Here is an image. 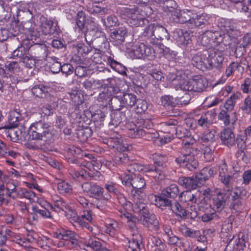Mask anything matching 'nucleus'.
<instances>
[{"label":"nucleus","mask_w":251,"mask_h":251,"mask_svg":"<svg viewBox=\"0 0 251 251\" xmlns=\"http://www.w3.org/2000/svg\"><path fill=\"white\" fill-rule=\"evenodd\" d=\"M247 137L243 134H239L237 135L235 138V144H237V148L241 152H244L246 149Z\"/></svg>","instance_id":"a18cd8bd"},{"label":"nucleus","mask_w":251,"mask_h":251,"mask_svg":"<svg viewBox=\"0 0 251 251\" xmlns=\"http://www.w3.org/2000/svg\"><path fill=\"white\" fill-rule=\"evenodd\" d=\"M192 12L193 11L191 10L181 11L178 23L181 24L186 23L188 26H189V24L190 23Z\"/></svg>","instance_id":"4d7b16f0"},{"label":"nucleus","mask_w":251,"mask_h":251,"mask_svg":"<svg viewBox=\"0 0 251 251\" xmlns=\"http://www.w3.org/2000/svg\"><path fill=\"white\" fill-rule=\"evenodd\" d=\"M27 53L31 57L41 58L44 55L46 51L45 46L35 44L30 47L27 46Z\"/></svg>","instance_id":"bb28decb"},{"label":"nucleus","mask_w":251,"mask_h":251,"mask_svg":"<svg viewBox=\"0 0 251 251\" xmlns=\"http://www.w3.org/2000/svg\"><path fill=\"white\" fill-rule=\"evenodd\" d=\"M143 170L147 174V175L154 178L156 181L158 182L165 178L163 170L157 168L156 166L148 165L144 167Z\"/></svg>","instance_id":"aec40b11"},{"label":"nucleus","mask_w":251,"mask_h":251,"mask_svg":"<svg viewBox=\"0 0 251 251\" xmlns=\"http://www.w3.org/2000/svg\"><path fill=\"white\" fill-rule=\"evenodd\" d=\"M209 210L207 211L201 216L203 222H207L212 220L215 216L216 212L220 210V206L218 205H208Z\"/></svg>","instance_id":"e433bc0d"},{"label":"nucleus","mask_w":251,"mask_h":251,"mask_svg":"<svg viewBox=\"0 0 251 251\" xmlns=\"http://www.w3.org/2000/svg\"><path fill=\"white\" fill-rule=\"evenodd\" d=\"M178 124V121L173 118H170L161 123V126L163 129L164 130V131L165 132L168 133L172 135V137H169V138H164L165 143L170 142L172 139L174 138L175 132L171 131V129H176V127L177 126Z\"/></svg>","instance_id":"393cba45"},{"label":"nucleus","mask_w":251,"mask_h":251,"mask_svg":"<svg viewBox=\"0 0 251 251\" xmlns=\"http://www.w3.org/2000/svg\"><path fill=\"white\" fill-rule=\"evenodd\" d=\"M239 47L247 48L251 45V32L246 33L239 41Z\"/></svg>","instance_id":"052dcab7"},{"label":"nucleus","mask_w":251,"mask_h":251,"mask_svg":"<svg viewBox=\"0 0 251 251\" xmlns=\"http://www.w3.org/2000/svg\"><path fill=\"white\" fill-rule=\"evenodd\" d=\"M240 108L246 114L249 115L251 113V97L250 96H248L245 98Z\"/></svg>","instance_id":"774afa93"},{"label":"nucleus","mask_w":251,"mask_h":251,"mask_svg":"<svg viewBox=\"0 0 251 251\" xmlns=\"http://www.w3.org/2000/svg\"><path fill=\"white\" fill-rule=\"evenodd\" d=\"M83 87L88 90L97 89L102 85V81L100 80L87 79L82 83Z\"/></svg>","instance_id":"3c124183"},{"label":"nucleus","mask_w":251,"mask_h":251,"mask_svg":"<svg viewBox=\"0 0 251 251\" xmlns=\"http://www.w3.org/2000/svg\"><path fill=\"white\" fill-rule=\"evenodd\" d=\"M14 127H11V126H6L0 128V129H5V134L7 136L9 137L11 140L13 142H17L20 140L19 133L20 131L18 130H15L13 128Z\"/></svg>","instance_id":"79ce46f5"},{"label":"nucleus","mask_w":251,"mask_h":251,"mask_svg":"<svg viewBox=\"0 0 251 251\" xmlns=\"http://www.w3.org/2000/svg\"><path fill=\"white\" fill-rule=\"evenodd\" d=\"M179 199L180 202L183 203L189 201L195 203L197 200L194 195L191 194L190 191H188L182 192L179 197Z\"/></svg>","instance_id":"de8ad7c7"},{"label":"nucleus","mask_w":251,"mask_h":251,"mask_svg":"<svg viewBox=\"0 0 251 251\" xmlns=\"http://www.w3.org/2000/svg\"><path fill=\"white\" fill-rule=\"evenodd\" d=\"M117 13L130 26H143L145 24V22L148 21L139 13L138 8L135 6L119 7L117 9Z\"/></svg>","instance_id":"f03ea898"},{"label":"nucleus","mask_w":251,"mask_h":251,"mask_svg":"<svg viewBox=\"0 0 251 251\" xmlns=\"http://www.w3.org/2000/svg\"><path fill=\"white\" fill-rule=\"evenodd\" d=\"M179 230L184 236L190 238H195L197 237L198 234V231L191 230L190 228L183 226L179 227Z\"/></svg>","instance_id":"69168bd1"},{"label":"nucleus","mask_w":251,"mask_h":251,"mask_svg":"<svg viewBox=\"0 0 251 251\" xmlns=\"http://www.w3.org/2000/svg\"><path fill=\"white\" fill-rule=\"evenodd\" d=\"M87 10L90 13L93 14H96L98 13L104 14L105 13V9L102 8L101 7L94 4L92 3H89L87 5Z\"/></svg>","instance_id":"13d9d810"},{"label":"nucleus","mask_w":251,"mask_h":251,"mask_svg":"<svg viewBox=\"0 0 251 251\" xmlns=\"http://www.w3.org/2000/svg\"><path fill=\"white\" fill-rule=\"evenodd\" d=\"M130 55L134 58H142L147 57L149 60H152L155 57V50L144 44L143 43H133L130 51Z\"/></svg>","instance_id":"0eeeda50"},{"label":"nucleus","mask_w":251,"mask_h":251,"mask_svg":"<svg viewBox=\"0 0 251 251\" xmlns=\"http://www.w3.org/2000/svg\"><path fill=\"white\" fill-rule=\"evenodd\" d=\"M44 145L45 142H43V141H38L31 139V140L26 143L25 146L27 148L30 150H39L43 149Z\"/></svg>","instance_id":"8fccbe9b"},{"label":"nucleus","mask_w":251,"mask_h":251,"mask_svg":"<svg viewBox=\"0 0 251 251\" xmlns=\"http://www.w3.org/2000/svg\"><path fill=\"white\" fill-rule=\"evenodd\" d=\"M22 194L23 195L25 198L29 200L30 203H39L41 204V201H39V198L37 197L35 194L32 192H28L25 189H22Z\"/></svg>","instance_id":"5fc2aeb1"},{"label":"nucleus","mask_w":251,"mask_h":251,"mask_svg":"<svg viewBox=\"0 0 251 251\" xmlns=\"http://www.w3.org/2000/svg\"><path fill=\"white\" fill-rule=\"evenodd\" d=\"M237 172L234 173L232 176L227 174V166L223 164L219 168V177L221 181L226 186L228 191L230 188V184L238 177Z\"/></svg>","instance_id":"2eb2a0df"},{"label":"nucleus","mask_w":251,"mask_h":251,"mask_svg":"<svg viewBox=\"0 0 251 251\" xmlns=\"http://www.w3.org/2000/svg\"><path fill=\"white\" fill-rule=\"evenodd\" d=\"M53 237L60 240L56 244L58 248H74L77 245L79 238V235L75 232L65 228H61L54 232Z\"/></svg>","instance_id":"20e7f679"},{"label":"nucleus","mask_w":251,"mask_h":251,"mask_svg":"<svg viewBox=\"0 0 251 251\" xmlns=\"http://www.w3.org/2000/svg\"><path fill=\"white\" fill-rule=\"evenodd\" d=\"M50 88L43 84L35 85L31 89L32 94L36 97L45 99L50 95Z\"/></svg>","instance_id":"c756f323"},{"label":"nucleus","mask_w":251,"mask_h":251,"mask_svg":"<svg viewBox=\"0 0 251 251\" xmlns=\"http://www.w3.org/2000/svg\"><path fill=\"white\" fill-rule=\"evenodd\" d=\"M127 34L126 28L125 26L120 27L111 32V41L116 45H121L125 41Z\"/></svg>","instance_id":"6ab92c4d"},{"label":"nucleus","mask_w":251,"mask_h":251,"mask_svg":"<svg viewBox=\"0 0 251 251\" xmlns=\"http://www.w3.org/2000/svg\"><path fill=\"white\" fill-rule=\"evenodd\" d=\"M57 190L60 194H71L72 192V187L68 183L62 181L57 183Z\"/></svg>","instance_id":"09e8293b"},{"label":"nucleus","mask_w":251,"mask_h":251,"mask_svg":"<svg viewBox=\"0 0 251 251\" xmlns=\"http://www.w3.org/2000/svg\"><path fill=\"white\" fill-rule=\"evenodd\" d=\"M241 94L234 93L232 94L229 98L227 99L224 104V109L226 111L233 112L234 106L236 104V101L239 99Z\"/></svg>","instance_id":"f704fd0d"},{"label":"nucleus","mask_w":251,"mask_h":251,"mask_svg":"<svg viewBox=\"0 0 251 251\" xmlns=\"http://www.w3.org/2000/svg\"><path fill=\"white\" fill-rule=\"evenodd\" d=\"M249 67L246 58H241L240 62H232L226 68L225 73L227 77L242 74L244 71V66Z\"/></svg>","instance_id":"ddd939ff"},{"label":"nucleus","mask_w":251,"mask_h":251,"mask_svg":"<svg viewBox=\"0 0 251 251\" xmlns=\"http://www.w3.org/2000/svg\"><path fill=\"white\" fill-rule=\"evenodd\" d=\"M178 183L188 191L196 189L197 187L201 185V184L199 183V180L197 179V175L195 177H180L178 179Z\"/></svg>","instance_id":"f3484780"},{"label":"nucleus","mask_w":251,"mask_h":251,"mask_svg":"<svg viewBox=\"0 0 251 251\" xmlns=\"http://www.w3.org/2000/svg\"><path fill=\"white\" fill-rule=\"evenodd\" d=\"M126 127L128 136L132 138H138L145 136L146 139L149 140L158 137V134L155 130L146 131L143 128H141L137 123L135 124L133 122H128L126 125Z\"/></svg>","instance_id":"423d86ee"},{"label":"nucleus","mask_w":251,"mask_h":251,"mask_svg":"<svg viewBox=\"0 0 251 251\" xmlns=\"http://www.w3.org/2000/svg\"><path fill=\"white\" fill-rule=\"evenodd\" d=\"M235 127L230 126L225 127L220 134V139L222 143L228 147L231 148L235 146V138L236 137L234 132Z\"/></svg>","instance_id":"f8f14e48"},{"label":"nucleus","mask_w":251,"mask_h":251,"mask_svg":"<svg viewBox=\"0 0 251 251\" xmlns=\"http://www.w3.org/2000/svg\"><path fill=\"white\" fill-rule=\"evenodd\" d=\"M5 67L8 71L13 74L18 73L21 71L19 63L16 61H12L6 64Z\"/></svg>","instance_id":"680f3d73"},{"label":"nucleus","mask_w":251,"mask_h":251,"mask_svg":"<svg viewBox=\"0 0 251 251\" xmlns=\"http://www.w3.org/2000/svg\"><path fill=\"white\" fill-rule=\"evenodd\" d=\"M92 134V131L90 127L80 129L76 132L77 137L82 142L87 141Z\"/></svg>","instance_id":"37998d69"},{"label":"nucleus","mask_w":251,"mask_h":251,"mask_svg":"<svg viewBox=\"0 0 251 251\" xmlns=\"http://www.w3.org/2000/svg\"><path fill=\"white\" fill-rule=\"evenodd\" d=\"M208 55L206 51L202 54H197L195 55L192 59V64L197 68L204 70L205 69H208Z\"/></svg>","instance_id":"4be33fe9"},{"label":"nucleus","mask_w":251,"mask_h":251,"mask_svg":"<svg viewBox=\"0 0 251 251\" xmlns=\"http://www.w3.org/2000/svg\"><path fill=\"white\" fill-rule=\"evenodd\" d=\"M42 32L46 35H58L59 33V27L57 24L47 18H44L41 25Z\"/></svg>","instance_id":"a211bd4d"},{"label":"nucleus","mask_w":251,"mask_h":251,"mask_svg":"<svg viewBox=\"0 0 251 251\" xmlns=\"http://www.w3.org/2000/svg\"><path fill=\"white\" fill-rule=\"evenodd\" d=\"M140 219L142 224L151 230H156L159 228V223L155 215H150L149 222H147V219L145 218Z\"/></svg>","instance_id":"c9c22d12"},{"label":"nucleus","mask_w":251,"mask_h":251,"mask_svg":"<svg viewBox=\"0 0 251 251\" xmlns=\"http://www.w3.org/2000/svg\"><path fill=\"white\" fill-rule=\"evenodd\" d=\"M154 36L159 38L160 40L170 39L169 34L167 30L162 26L155 25L154 30Z\"/></svg>","instance_id":"a19ab883"},{"label":"nucleus","mask_w":251,"mask_h":251,"mask_svg":"<svg viewBox=\"0 0 251 251\" xmlns=\"http://www.w3.org/2000/svg\"><path fill=\"white\" fill-rule=\"evenodd\" d=\"M141 246V241L140 240L133 238L129 240L128 245L126 246V251H137V249H140Z\"/></svg>","instance_id":"6e6d98bb"},{"label":"nucleus","mask_w":251,"mask_h":251,"mask_svg":"<svg viewBox=\"0 0 251 251\" xmlns=\"http://www.w3.org/2000/svg\"><path fill=\"white\" fill-rule=\"evenodd\" d=\"M157 51L162 55L164 56L166 58L173 57L176 55L175 52L172 50L170 48L165 46L163 44L159 45L158 47Z\"/></svg>","instance_id":"864d4df0"},{"label":"nucleus","mask_w":251,"mask_h":251,"mask_svg":"<svg viewBox=\"0 0 251 251\" xmlns=\"http://www.w3.org/2000/svg\"><path fill=\"white\" fill-rule=\"evenodd\" d=\"M48 208L49 207L53 210H56V208L62 209L64 211L65 216L67 219L74 222H76L79 217L77 216L76 212L72 207L68 205H65L64 208L60 207V205H47Z\"/></svg>","instance_id":"a878e982"},{"label":"nucleus","mask_w":251,"mask_h":251,"mask_svg":"<svg viewBox=\"0 0 251 251\" xmlns=\"http://www.w3.org/2000/svg\"><path fill=\"white\" fill-rule=\"evenodd\" d=\"M195 92H201L207 87L208 82L204 77L200 75L195 76L193 78Z\"/></svg>","instance_id":"7c9ffc66"},{"label":"nucleus","mask_w":251,"mask_h":251,"mask_svg":"<svg viewBox=\"0 0 251 251\" xmlns=\"http://www.w3.org/2000/svg\"><path fill=\"white\" fill-rule=\"evenodd\" d=\"M179 193L177 186L175 184L170 185L166 189L162 191L161 193L151 194L149 196V200L151 204H156L157 202L161 204H172V199H174Z\"/></svg>","instance_id":"39448f33"},{"label":"nucleus","mask_w":251,"mask_h":251,"mask_svg":"<svg viewBox=\"0 0 251 251\" xmlns=\"http://www.w3.org/2000/svg\"><path fill=\"white\" fill-rule=\"evenodd\" d=\"M209 188L205 189L202 194L199 196L198 201L200 204H223L226 203V197L221 193L214 196L211 200V195Z\"/></svg>","instance_id":"9d476101"},{"label":"nucleus","mask_w":251,"mask_h":251,"mask_svg":"<svg viewBox=\"0 0 251 251\" xmlns=\"http://www.w3.org/2000/svg\"><path fill=\"white\" fill-rule=\"evenodd\" d=\"M141 128L145 129L146 131H151L154 130L152 129L153 126V123L150 119H140L137 122Z\"/></svg>","instance_id":"0e129e2a"},{"label":"nucleus","mask_w":251,"mask_h":251,"mask_svg":"<svg viewBox=\"0 0 251 251\" xmlns=\"http://www.w3.org/2000/svg\"><path fill=\"white\" fill-rule=\"evenodd\" d=\"M0 75L3 76V82H6V84L11 86L12 84H16L18 82V79L16 76L8 75L6 73L5 70L1 67L0 64Z\"/></svg>","instance_id":"ea45409f"},{"label":"nucleus","mask_w":251,"mask_h":251,"mask_svg":"<svg viewBox=\"0 0 251 251\" xmlns=\"http://www.w3.org/2000/svg\"><path fill=\"white\" fill-rule=\"evenodd\" d=\"M132 189L131 190L132 195H133L134 199H139L140 194H142L141 189L146 186V182L144 178L140 175H132L131 178Z\"/></svg>","instance_id":"4468645a"},{"label":"nucleus","mask_w":251,"mask_h":251,"mask_svg":"<svg viewBox=\"0 0 251 251\" xmlns=\"http://www.w3.org/2000/svg\"><path fill=\"white\" fill-rule=\"evenodd\" d=\"M215 115L211 112L207 111L201 115L197 120V126L205 129L210 127L213 123Z\"/></svg>","instance_id":"5701e85b"},{"label":"nucleus","mask_w":251,"mask_h":251,"mask_svg":"<svg viewBox=\"0 0 251 251\" xmlns=\"http://www.w3.org/2000/svg\"><path fill=\"white\" fill-rule=\"evenodd\" d=\"M161 104L166 107H172L175 105L174 98L169 95L162 96L161 99Z\"/></svg>","instance_id":"338daca9"},{"label":"nucleus","mask_w":251,"mask_h":251,"mask_svg":"<svg viewBox=\"0 0 251 251\" xmlns=\"http://www.w3.org/2000/svg\"><path fill=\"white\" fill-rule=\"evenodd\" d=\"M218 119L223 122L225 126H228L231 123L230 126L234 127L237 120L235 112L226 111V110H222L220 111L218 115Z\"/></svg>","instance_id":"412c9836"},{"label":"nucleus","mask_w":251,"mask_h":251,"mask_svg":"<svg viewBox=\"0 0 251 251\" xmlns=\"http://www.w3.org/2000/svg\"><path fill=\"white\" fill-rule=\"evenodd\" d=\"M200 151L196 145V141L191 138L189 141L184 142L180 154L176 159V161L182 167L193 171L198 166V162L195 156Z\"/></svg>","instance_id":"f257e3e1"},{"label":"nucleus","mask_w":251,"mask_h":251,"mask_svg":"<svg viewBox=\"0 0 251 251\" xmlns=\"http://www.w3.org/2000/svg\"><path fill=\"white\" fill-rule=\"evenodd\" d=\"M110 117L111 120L109 124L115 126H118L121 123L125 122L127 119L126 113L120 111L112 112Z\"/></svg>","instance_id":"2f4dec72"},{"label":"nucleus","mask_w":251,"mask_h":251,"mask_svg":"<svg viewBox=\"0 0 251 251\" xmlns=\"http://www.w3.org/2000/svg\"><path fill=\"white\" fill-rule=\"evenodd\" d=\"M50 126L42 120L32 123L28 129L29 137L33 140L43 141L46 142L50 140L52 133L50 130Z\"/></svg>","instance_id":"7ed1b4c3"},{"label":"nucleus","mask_w":251,"mask_h":251,"mask_svg":"<svg viewBox=\"0 0 251 251\" xmlns=\"http://www.w3.org/2000/svg\"><path fill=\"white\" fill-rule=\"evenodd\" d=\"M74 49H75V51H76L77 53L80 55L87 54L91 50L90 47H88L82 43L74 45Z\"/></svg>","instance_id":"bf43d9fd"},{"label":"nucleus","mask_w":251,"mask_h":251,"mask_svg":"<svg viewBox=\"0 0 251 251\" xmlns=\"http://www.w3.org/2000/svg\"><path fill=\"white\" fill-rule=\"evenodd\" d=\"M12 58H18L21 61L25 63L28 68H31L32 59L28 56L27 46H20L15 50L11 54Z\"/></svg>","instance_id":"dca6fc26"},{"label":"nucleus","mask_w":251,"mask_h":251,"mask_svg":"<svg viewBox=\"0 0 251 251\" xmlns=\"http://www.w3.org/2000/svg\"><path fill=\"white\" fill-rule=\"evenodd\" d=\"M119 97L121 99V102L124 106L132 107L137 103V108H139V102L140 100H137L136 96L131 93H125L119 91Z\"/></svg>","instance_id":"b1692460"},{"label":"nucleus","mask_w":251,"mask_h":251,"mask_svg":"<svg viewBox=\"0 0 251 251\" xmlns=\"http://www.w3.org/2000/svg\"><path fill=\"white\" fill-rule=\"evenodd\" d=\"M120 228L119 224L114 220L106 222L104 226V232L110 235H114L116 231Z\"/></svg>","instance_id":"58836bf2"},{"label":"nucleus","mask_w":251,"mask_h":251,"mask_svg":"<svg viewBox=\"0 0 251 251\" xmlns=\"http://www.w3.org/2000/svg\"><path fill=\"white\" fill-rule=\"evenodd\" d=\"M153 159V165L156 166L157 168L164 171L167 166L166 163L167 161V158L166 156L162 154H155Z\"/></svg>","instance_id":"c03bdc74"},{"label":"nucleus","mask_w":251,"mask_h":251,"mask_svg":"<svg viewBox=\"0 0 251 251\" xmlns=\"http://www.w3.org/2000/svg\"><path fill=\"white\" fill-rule=\"evenodd\" d=\"M214 175V170L211 167H205L197 174V177L199 183L203 184V182Z\"/></svg>","instance_id":"72a5a7b5"},{"label":"nucleus","mask_w":251,"mask_h":251,"mask_svg":"<svg viewBox=\"0 0 251 251\" xmlns=\"http://www.w3.org/2000/svg\"><path fill=\"white\" fill-rule=\"evenodd\" d=\"M201 140L205 143H212L215 141V131L207 130L202 135Z\"/></svg>","instance_id":"e2e57ef3"},{"label":"nucleus","mask_w":251,"mask_h":251,"mask_svg":"<svg viewBox=\"0 0 251 251\" xmlns=\"http://www.w3.org/2000/svg\"><path fill=\"white\" fill-rule=\"evenodd\" d=\"M101 80L102 81V86H100L98 88L100 92H102L107 95H109L111 97L119 93L120 89L118 87H114L112 85L108 86L104 84L103 80Z\"/></svg>","instance_id":"4c0bfd02"},{"label":"nucleus","mask_w":251,"mask_h":251,"mask_svg":"<svg viewBox=\"0 0 251 251\" xmlns=\"http://www.w3.org/2000/svg\"><path fill=\"white\" fill-rule=\"evenodd\" d=\"M248 240V234L240 233L237 238L228 242L224 251H243Z\"/></svg>","instance_id":"9b49d317"},{"label":"nucleus","mask_w":251,"mask_h":251,"mask_svg":"<svg viewBox=\"0 0 251 251\" xmlns=\"http://www.w3.org/2000/svg\"><path fill=\"white\" fill-rule=\"evenodd\" d=\"M206 53L208 55V69L213 67L220 69L223 67L224 59L223 53L215 49H209Z\"/></svg>","instance_id":"1a4fd4ad"},{"label":"nucleus","mask_w":251,"mask_h":251,"mask_svg":"<svg viewBox=\"0 0 251 251\" xmlns=\"http://www.w3.org/2000/svg\"><path fill=\"white\" fill-rule=\"evenodd\" d=\"M83 191L97 200H101V202H104L102 200H108L111 198L109 195L105 194L103 196V189L100 186L91 182H85L81 185Z\"/></svg>","instance_id":"6e6552de"},{"label":"nucleus","mask_w":251,"mask_h":251,"mask_svg":"<svg viewBox=\"0 0 251 251\" xmlns=\"http://www.w3.org/2000/svg\"><path fill=\"white\" fill-rule=\"evenodd\" d=\"M126 207H131L132 211L140 216V219L144 218L145 216L147 219V222H149L150 215H152L149 212V210L147 206L145 205H125Z\"/></svg>","instance_id":"cd10ccee"},{"label":"nucleus","mask_w":251,"mask_h":251,"mask_svg":"<svg viewBox=\"0 0 251 251\" xmlns=\"http://www.w3.org/2000/svg\"><path fill=\"white\" fill-rule=\"evenodd\" d=\"M42 209H39L36 205H32L31 207L32 211H30L31 214H39L45 218H50V212L46 207H42Z\"/></svg>","instance_id":"603ef678"},{"label":"nucleus","mask_w":251,"mask_h":251,"mask_svg":"<svg viewBox=\"0 0 251 251\" xmlns=\"http://www.w3.org/2000/svg\"><path fill=\"white\" fill-rule=\"evenodd\" d=\"M171 131L175 132L174 135L179 139L184 138L183 141V146L184 145V142L186 141H189L191 137V134L190 130L186 128L183 127L180 125H177L176 129H171Z\"/></svg>","instance_id":"c85d7f7f"},{"label":"nucleus","mask_w":251,"mask_h":251,"mask_svg":"<svg viewBox=\"0 0 251 251\" xmlns=\"http://www.w3.org/2000/svg\"><path fill=\"white\" fill-rule=\"evenodd\" d=\"M36 242L37 243L40 247L44 249H47V248H50L52 245H56L52 239L45 236H39Z\"/></svg>","instance_id":"49530a36"},{"label":"nucleus","mask_w":251,"mask_h":251,"mask_svg":"<svg viewBox=\"0 0 251 251\" xmlns=\"http://www.w3.org/2000/svg\"><path fill=\"white\" fill-rule=\"evenodd\" d=\"M19 188L13 180H9L6 183V197H11L14 199L18 194H20Z\"/></svg>","instance_id":"473e14b6"}]
</instances>
